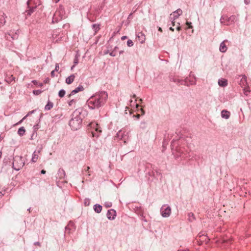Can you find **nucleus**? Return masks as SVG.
<instances>
[{
    "mask_svg": "<svg viewBox=\"0 0 251 251\" xmlns=\"http://www.w3.org/2000/svg\"><path fill=\"white\" fill-rule=\"evenodd\" d=\"M187 80L186 83L187 84H183V85L189 86L196 84V77L191 72L189 75V77H186L184 80Z\"/></svg>",
    "mask_w": 251,
    "mask_h": 251,
    "instance_id": "1a4fd4ad",
    "label": "nucleus"
},
{
    "mask_svg": "<svg viewBox=\"0 0 251 251\" xmlns=\"http://www.w3.org/2000/svg\"><path fill=\"white\" fill-rule=\"evenodd\" d=\"M170 30H172V31H174V29L172 27H170Z\"/></svg>",
    "mask_w": 251,
    "mask_h": 251,
    "instance_id": "052dcab7",
    "label": "nucleus"
},
{
    "mask_svg": "<svg viewBox=\"0 0 251 251\" xmlns=\"http://www.w3.org/2000/svg\"><path fill=\"white\" fill-rule=\"evenodd\" d=\"M116 137L123 140L126 143L128 139L127 132L125 130H121L117 133Z\"/></svg>",
    "mask_w": 251,
    "mask_h": 251,
    "instance_id": "6e6552de",
    "label": "nucleus"
},
{
    "mask_svg": "<svg viewBox=\"0 0 251 251\" xmlns=\"http://www.w3.org/2000/svg\"><path fill=\"white\" fill-rule=\"evenodd\" d=\"M61 20H62L61 18L58 17V16H55V13H54L52 17V22L53 23H56Z\"/></svg>",
    "mask_w": 251,
    "mask_h": 251,
    "instance_id": "bb28decb",
    "label": "nucleus"
},
{
    "mask_svg": "<svg viewBox=\"0 0 251 251\" xmlns=\"http://www.w3.org/2000/svg\"><path fill=\"white\" fill-rule=\"evenodd\" d=\"M55 72V70H53L51 71V76L53 77L55 75H54Z\"/></svg>",
    "mask_w": 251,
    "mask_h": 251,
    "instance_id": "de8ad7c7",
    "label": "nucleus"
},
{
    "mask_svg": "<svg viewBox=\"0 0 251 251\" xmlns=\"http://www.w3.org/2000/svg\"><path fill=\"white\" fill-rule=\"evenodd\" d=\"M160 212L162 217L165 218L169 217L171 212V207L166 204L162 205L160 209Z\"/></svg>",
    "mask_w": 251,
    "mask_h": 251,
    "instance_id": "0eeeda50",
    "label": "nucleus"
},
{
    "mask_svg": "<svg viewBox=\"0 0 251 251\" xmlns=\"http://www.w3.org/2000/svg\"><path fill=\"white\" fill-rule=\"evenodd\" d=\"M53 103L52 102L49 100L48 101L47 104L45 106V109L46 110H50L53 107Z\"/></svg>",
    "mask_w": 251,
    "mask_h": 251,
    "instance_id": "393cba45",
    "label": "nucleus"
},
{
    "mask_svg": "<svg viewBox=\"0 0 251 251\" xmlns=\"http://www.w3.org/2000/svg\"><path fill=\"white\" fill-rule=\"evenodd\" d=\"M34 244L35 245H38V246H41V244H40V242H34Z\"/></svg>",
    "mask_w": 251,
    "mask_h": 251,
    "instance_id": "a18cd8bd",
    "label": "nucleus"
},
{
    "mask_svg": "<svg viewBox=\"0 0 251 251\" xmlns=\"http://www.w3.org/2000/svg\"><path fill=\"white\" fill-rule=\"evenodd\" d=\"M244 91H245V94L246 95H247V92H249V90L244 89Z\"/></svg>",
    "mask_w": 251,
    "mask_h": 251,
    "instance_id": "13d9d810",
    "label": "nucleus"
},
{
    "mask_svg": "<svg viewBox=\"0 0 251 251\" xmlns=\"http://www.w3.org/2000/svg\"><path fill=\"white\" fill-rule=\"evenodd\" d=\"M74 224L73 222L70 221L68 226L65 227V232L67 234H70L71 227H74Z\"/></svg>",
    "mask_w": 251,
    "mask_h": 251,
    "instance_id": "6ab92c4d",
    "label": "nucleus"
},
{
    "mask_svg": "<svg viewBox=\"0 0 251 251\" xmlns=\"http://www.w3.org/2000/svg\"><path fill=\"white\" fill-rule=\"evenodd\" d=\"M58 174L60 178L63 177L65 175V171L63 169H60L58 170Z\"/></svg>",
    "mask_w": 251,
    "mask_h": 251,
    "instance_id": "c85d7f7f",
    "label": "nucleus"
},
{
    "mask_svg": "<svg viewBox=\"0 0 251 251\" xmlns=\"http://www.w3.org/2000/svg\"><path fill=\"white\" fill-rule=\"evenodd\" d=\"M28 8H29L28 10H26L25 12L26 13V14L27 16H30L32 13H33L35 9L37 7V6L35 5H32V4H30V6L29 7L27 5Z\"/></svg>",
    "mask_w": 251,
    "mask_h": 251,
    "instance_id": "dca6fc26",
    "label": "nucleus"
},
{
    "mask_svg": "<svg viewBox=\"0 0 251 251\" xmlns=\"http://www.w3.org/2000/svg\"><path fill=\"white\" fill-rule=\"evenodd\" d=\"M175 141H173L171 143V148L173 151V153L176 159H178L179 157L181 159L185 158L186 157V155L184 152V149L181 147H177L175 151H174L175 148Z\"/></svg>",
    "mask_w": 251,
    "mask_h": 251,
    "instance_id": "7ed1b4c3",
    "label": "nucleus"
},
{
    "mask_svg": "<svg viewBox=\"0 0 251 251\" xmlns=\"http://www.w3.org/2000/svg\"><path fill=\"white\" fill-rule=\"evenodd\" d=\"M28 116V114H26L23 118V119L20 121V123L22 122L23 120H25L27 117Z\"/></svg>",
    "mask_w": 251,
    "mask_h": 251,
    "instance_id": "8fccbe9b",
    "label": "nucleus"
},
{
    "mask_svg": "<svg viewBox=\"0 0 251 251\" xmlns=\"http://www.w3.org/2000/svg\"><path fill=\"white\" fill-rule=\"evenodd\" d=\"M92 28L93 29L95 32H97L100 29L99 25L93 24L92 25Z\"/></svg>",
    "mask_w": 251,
    "mask_h": 251,
    "instance_id": "2f4dec72",
    "label": "nucleus"
},
{
    "mask_svg": "<svg viewBox=\"0 0 251 251\" xmlns=\"http://www.w3.org/2000/svg\"><path fill=\"white\" fill-rule=\"evenodd\" d=\"M55 16L61 18V19L65 18V11L62 6H60L55 12Z\"/></svg>",
    "mask_w": 251,
    "mask_h": 251,
    "instance_id": "f8f14e48",
    "label": "nucleus"
},
{
    "mask_svg": "<svg viewBox=\"0 0 251 251\" xmlns=\"http://www.w3.org/2000/svg\"><path fill=\"white\" fill-rule=\"evenodd\" d=\"M141 112V114L142 115H144L145 114V111L142 109V108H140V109Z\"/></svg>",
    "mask_w": 251,
    "mask_h": 251,
    "instance_id": "49530a36",
    "label": "nucleus"
},
{
    "mask_svg": "<svg viewBox=\"0 0 251 251\" xmlns=\"http://www.w3.org/2000/svg\"><path fill=\"white\" fill-rule=\"evenodd\" d=\"M116 216V211L113 209L108 210L107 213V217L110 220H114Z\"/></svg>",
    "mask_w": 251,
    "mask_h": 251,
    "instance_id": "4468645a",
    "label": "nucleus"
},
{
    "mask_svg": "<svg viewBox=\"0 0 251 251\" xmlns=\"http://www.w3.org/2000/svg\"><path fill=\"white\" fill-rule=\"evenodd\" d=\"M78 63V59L77 57H75L74 60V65H76Z\"/></svg>",
    "mask_w": 251,
    "mask_h": 251,
    "instance_id": "ea45409f",
    "label": "nucleus"
},
{
    "mask_svg": "<svg viewBox=\"0 0 251 251\" xmlns=\"http://www.w3.org/2000/svg\"><path fill=\"white\" fill-rule=\"evenodd\" d=\"M65 91L64 89H61L59 91L58 96L60 98H63L65 95Z\"/></svg>",
    "mask_w": 251,
    "mask_h": 251,
    "instance_id": "c756f323",
    "label": "nucleus"
},
{
    "mask_svg": "<svg viewBox=\"0 0 251 251\" xmlns=\"http://www.w3.org/2000/svg\"><path fill=\"white\" fill-rule=\"evenodd\" d=\"M133 45H134L133 42L131 40L129 39L127 40V45L128 47H132L133 46Z\"/></svg>",
    "mask_w": 251,
    "mask_h": 251,
    "instance_id": "e433bc0d",
    "label": "nucleus"
},
{
    "mask_svg": "<svg viewBox=\"0 0 251 251\" xmlns=\"http://www.w3.org/2000/svg\"><path fill=\"white\" fill-rule=\"evenodd\" d=\"M25 163L23 162L21 156H16L14 158L13 162V168L16 170H19L24 166Z\"/></svg>",
    "mask_w": 251,
    "mask_h": 251,
    "instance_id": "39448f33",
    "label": "nucleus"
},
{
    "mask_svg": "<svg viewBox=\"0 0 251 251\" xmlns=\"http://www.w3.org/2000/svg\"><path fill=\"white\" fill-rule=\"evenodd\" d=\"M32 82H33V83L35 84V83H37V81H36V80H33V81H32Z\"/></svg>",
    "mask_w": 251,
    "mask_h": 251,
    "instance_id": "e2e57ef3",
    "label": "nucleus"
},
{
    "mask_svg": "<svg viewBox=\"0 0 251 251\" xmlns=\"http://www.w3.org/2000/svg\"><path fill=\"white\" fill-rule=\"evenodd\" d=\"M25 132V130L24 127L22 126L19 128L18 130V134L20 136H22L24 135Z\"/></svg>",
    "mask_w": 251,
    "mask_h": 251,
    "instance_id": "a878e982",
    "label": "nucleus"
},
{
    "mask_svg": "<svg viewBox=\"0 0 251 251\" xmlns=\"http://www.w3.org/2000/svg\"><path fill=\"white\" fill-rule=\"evenodd\" d=\"M183 251H189V250L188 249H186V250H184Z\"/></svg>",
    "mask_w": 251,
    "mask_h": 251,
    "instance_id": "774afa93",
    "label": "nucleus"
},
{
    "mask_svg": "<svg viewBox=\"0 0 251 251\" xmlns=\"http://www.w3.org/2000/svg\"><path fill=\"white\" fill-rule=\"evenodd\" d=\"M59 65L58 64H56L55 65V69L54 70H55V71H57L59 69Z\"/></svg>",
    "mask_w": 251,
    "mask_h": 251,
    "instance_id": "37998d69",
    "label": "nucleus"
},
{
    "mask_svg": "<svg viewBox=\"0 0 251 251\" xmlns=\"http://www.w3.org/2000/svg\"><path fill=\"white\" fill-rule=\"evenodd\" d=\"M75 77V75L74 74L70 75L69 76L66 78V83L68 84H71L74 80Z\"/></svg>",
    "mask_w": 251,
    "mask_h": 251,
    "instance_id": "4be33fe9",
    "label": "nucleus"
},
{
    "mask_svg": "<svg viewBox=\"0 0 251 251\" xmlns=\"http://www.w3.org/2000/svg\"><path fill=\"white\" fill-rule=\"evenodd\" d=\"M38 158V156L36 154V151H35L33 154L32 156L31 161L32 162H36L37 161Z\"/></svg>",
    "mask_w": 251,
    "mask_h": 251,
    "instance_id": "cd10ccee",
    "label": "nucleus"
},
{
    "mask_svg": "<svg viewBox=\"0 0 251 251\" xmlns=\"http://www.w3.org/2000/svg\"><path fill=\"white\" fill-rule=\"evenodd\" d=\"M136 117H137L138 119H139V118H140V114H137V115H136Z\"/></svg>",
    "mask_w": 251,
    "mask_h": 251,
    "instance_id": "680f3d73",
    "label": "nucleus"
},
{
    "mask_svg": "<svg viewBox=\"0 0 251 251\" xmlns=\"http://www.w3.org/2000/svg\"><path fill=\"white\" fill-rule=\"evenodd\" d=\"M218 84L221 87H226L227 85V80L225 78H221L218 80Z\"/></svg>",
    "mask_w": 251,
    "mask_h": 251,
    "instance_id": "aec40b11",
    "label": "nucleus"
},
{
    "mask_svg": "<svg viewBox=\"0 0 251 251\" xmlns=\"http://www.w3.org/2000/svg\"><path fill=\"white\" fill-rule=\"evenodd\" d=\"M57 34H58V32L57 30L53 31L52 35V37L53 38V41L57 42L58 41V39L55 40V39L56 38V37L57 36Z\"/></svg>",
    "mask_w": 251,
    "mask_h": 251,
    "instance_id": "7c9ffc66",
    "label": "nucleus"
},
{
    "mask_svg": "<svg viewBox=\"0 0 251 251\" xmlns=\"http://www.w3.org/2000/svg\"><path fill=\"white\" fill-rule=\"evenodd\" d=\"M89 169H90V167H87L86 168H85L83 170V171H82L83 174H84L85 173H88L87 175L88 176H90L91 175H90V174L89 172Z\"/></svg>",
    "mask_w": 251,
    "mask_h": 251,
    "instance_id": "f704fd0d",
    "label": "nucleus"
},
{
    "mask_svg": "<svg viewBox=\"0 0 251 251\" xmlns=\"http://www.w3.org/2000/svg\"><path fill=\"white\" fill-rule=\"evenodd\" d=\"M176 30L177 31H179L181 30V27L180 26H178L177 27H176Z\"/></svg>",
    "mask_w": 251,
    "mask_h": 251,
    "instance_id": "5fc2aeb1",
    "label": "nucleus"
},
{
    "mask_svg": "<svg viewBox=\"0 0 251 251\" xmlns=\"http://www.w3.org/2000/svg\"><path fill=\"white\" fill-rule=\"evenodd\" d=\"M250 0H244V3L246 5L249 4L250 3Z\"/></svg>",
    "mask_w": 251,
    "mask_h": 251,
    "instance_id": "c03bdc74",
    "label": "nucleus"
},
{
    "mask_svg": "<svg viewBox=\"0 0 251 251\" xmlns=\"http://www.w3.org/2000/svg\"><path fill=\"white\" fill-rule=\"evenodd\" d=\"M187 79H186V80L180 79L176 78L173 76H171L170 77V80L171 81L174 82L178 84H181V85L187 84V83H186V82L187 81Z\"/></svg>",
    "mask_w": 251,
    "mask_h": 251,
    "instance_id": "ddd939ff",
    "label": "nucleus"
},
{
    "mask_svg": "<svg viewBox=\"0 0 251 251\" xmlns=\"http://www.w3.org/2000/svg\"><path fill=\"white\" fill-rule=\"evenodd\" d=\"M158 30H159V31H161V32H162V28H161V27H159V28H158Z\"/></svg>",
    "mask_w": 251,
    "mask_h": 251,
    "instance_id": "69168bd1",
    "label": "nucleus"
},
{
    "mask_svg": "<svg viewBox=\"0 0 251 251\" xmlns=\"http://www.w3.org/2000/svg\"><path fill=\"white\" fill-rule=\"evenodd\" d=\"M83 90V87L82 86L79 85L75 89L71 91L70 94L69 95V97H71L72 95H75V94L78 93L79 91H82Z\"/></svg>",
    "mask_w": 251,
    "mask_h": 251,
    "instance_id": "f3484780",
    "label": "nucleus"
},
{
    "mask_svg": "<svg viewBox=\"0 0 251 251\" xmlns=\"http://www.w3.org/2000/svg\"><path fill=\"white\" fill-rule=\"evenodd\" d=\"M235 20V16L233 15L231 16L230 17L224 15L221 17L220 20L221 23L225 25H229L234 23Z\"/></svg>",
    "mask_w": 251,
    "mask_h": 251,
    "instance_id": "423d86ee",
    "label": "nucleus"
},
{
    "mask_svg": "<svg viewBox=\"0 0 251 251\" xmlns=\"http://www.w3.org/2000/svg\"><path fill=\"white\" fill-rule=\"evenodd\" d=\"M42 92V91L41 90H34L33 91V93L35 95H40V94H41V93Z\"/></svg>",
    "mask_w": 251,
    "mask_h": 251,
    "instance_id": "58836bf2",
    "label": "nucleus"
},
{
    "mask_svg": "<svg viewBox=\"0 0 251 251\" xmlns=\"http://www.w3.org/2000/svg\"><path fill=\"white\" fill-rule=\"evenodd\" d=\"M88 127L93 137H98L101 132L100 126L95 122L90 123Z\"/></svg>",
    "mask_w": 251,
    "mask_h": 251,
    "instance_id": "20e7f679",
    "label": "nucleus"
},
{
    "mask_svg": "<svg viewBox=\"0 0 251 251\" xmlns=\"http://www.w3.org/2000/svg\"><path fill=\"white\" fill-rule=\"evenodd\" d=\"M28 116V114H26L23 118V119L20 121V123L22 122L23 120H25L27 117Z\"/></svg>",
    "mask_w": 251,
    "mask_h": 251,
    "instance_id": "3c124183",
    "label": "nucleus"
},
{
    "mask_svg": "<svg viewBox=\"0 0 251 251\" xmlns=\"http://www.w3.org/2000/svg\"><path fill=\"white\" fill-rule=\"evenodd\" d=\"M127 37L126 36H123L121 37V39L122 40H125L126 39H127Z\"/></svg>",
    "mask_w": 251,
    "mask_h": 251,
    "instance_id": "603ef678",
    "label": "nucleus"
},
{
    "mask_svg": "<svg viewBox=\"0 0 251 251\" xmlns=\"http://www.w3.org/2000/svg\"><path fill=\"white\" fill-rule=\"evenodd\" d=\"M124 52V50H121L119 51V53L121 54H122Z\"/></svg>",
    "mask_w": 251,
    "mask_h": 251,
    "instance_id": "0e129e2a",
    "label": "nucleus"
},
{
    "mask_svg": "<svg viewBox=\"0 0 251 251\" xmlns=\"http://www.w3.org/2000/svg\"><path fill=\"white\" fill-rule=\"evenodd\" d=\"M147 126V124L145 122H142L140 123V128L141 129H145L146 128Z\"/></svg>",
    "mask_w": 251,
    "mask_h": 251,
    "instance_id": "473e14b6",
    "label": "nucleus"
},
{
    "mask_svg": "<svg viewBox=\"0 0 251 251\" xmlns=\"http://www.w3.org/2000/svg\"><path fill=\"white\" fill-rule=\"evenodd\" d=\"M84 204L85 206H88L90 204V200L88 198H86L84 200Z\"/></svg>",
    "mask_w": 251,
    "mask_h": 251,
    "instance_id": "c9c22d12",
    "label": "nucleus"
},
{
    "mask_svg": "<svg viewBox=\"0 0 251 251\" xmlns=\"http://www.w3.org/2000/svg\"><path fill=\"white\" fill-rule=\"evenodd\" d=\"M188 216H189V220L190 221H192L193 220H194L195 219L194 214L193 213H189L188 214Z\"/></svg>",
    "mask_w": 251,
    "mask_h": 251,
    "instance_id": "72a5a7b5",
    "label": "nucleus"
},
{
    "mask_svg": "<svg viewBox=\"0 0 251 251\" xmlns=\"http://www.w3.org/2000/svg\"><path fill=\"white\" fill-rule=\"evenodd\" d=\"M186 24L188 25L189 28H192V26L191 25L192 23L191 22H187Z\"/></svg>",
    "mask_w": 251,
    "mask_h": 251,
    "instance_id": "79ce46f5",
    "label": "nucleus"
},
{
    "mask_svg": "<svg viewBox=\"0 0 251 251\" xmlns=\"http://www.w3.org/2000/svg\"><path fill=\"white\" fill-rule=\"evenodd\" d=\"M75 65H74L71 67V70H72L74 69V68L75 67Z\"/></svg>",
    "mask_w": 251,
    "mask_h": 251,
    "instance_id": "338daca9",
    "label": "nucleus"
},
{
    "mask_svg": "<svg viewBox=\"0 0 251 251\" xmlns=\"http://www.w3.org/2000/svg\"><path fill=\"white\" fill-rule=\"evenodd\" d=\"M230 115V112L226 110H223L221 111V117L225 119H228Z\"/></svg>",
    "mask_w": 251,
    "mask_h": 251,
    "instance_id": "a211bd4d",
    "label": "nucleus"
},
{
    "mask_svg": "<svg viewBox=\"0 0 251 251\" xmlns=\"http://www.w3.org/2000/svg\"><path fill=\"white\" fill-rule=\"evenodd\" d=\"M41 174H46V171H45V170H42L41 171Z\"/></svg>",
    "mask_w": 251,
    "mask_h": 251,
    "instance_id": "4d7b16f0",
    "label": "nucleus"
},
{
    "mask_svg": "<svg viewBox=\"0 0 251 251\" xmlns=\"http://www.w3.org/2000/svg\"><path fill=\"white\" fill-rule=\"evenodd\" d=\"M34 111H35V110L31 111L29 112L28 113V114H28V116H29V115H30L31 114L33 113L34 112Z\"/></svg>",
    "mask_w": 251,
    "mask_h": 251,
    "instance_id": "864d4df0",
    "label": "nucleus"
},
{
    "mask_svg": "<svg viewBox=\"0 0 251 251\" xmlns=\"http://www.w3.org/2000/svg\"><path fill=\"white\" fill-rule=\"evenodd\" d=\"M82 109L79 108L75 110L72 114V118L69 122V125L74 130L79 129L82 123V118L80 115L82 113Z\"/></svg>",
    "mask_w": 251,
    "mask_h": 251,
    "instance_id": "f03ea898",
    "label": "nucleus"
},
{
    "mask_svg": "<svg viewBox=\"0 0 251 251\" xmlns=\"http://www.w3.org/2000/svg\"><path fill=\"white\" fill-rule=\"evenodd\" d=\"M37 6L40 4V0H28L27 1V5L29 7L30 4Z\"/></svg>",
    "mask_w": 251,
    "mask_h": 251,
    "instance_id": "412c9836",
    "label": "nucleus"
},
{
    "mask_svg": "<svg viewBox=\"0 0 251 251\" xmlns=\"http://www.w3.org/2000/svg\"><path fill=\"white\" fill-rule=\"evenodd\" d=\"M118 49V48L117 47H115L113 50L115 51V52Z\"/></svg>",
    "mask_w": 251,
    "mask_h": 251,
    "instance_id": "bf43d9fd",
    "label": "nucleus"
},
{
    "mask_svg": "<svg viewBox=\"0 0 251 251\" xmlns=\"http://www.w3.org/2000/svg\"><path fill=\"white\" fill-rule=\"evenodd\" d=\"M225 41H223L220 45L219 50L222 52H225L227 50V47L225 43Z\"/></svg>",
    "mask_w": 251,
    "mask_h": 251,
    "instance_id": "5701e85b",
    "label": "nucleus"
},
{
    "mask_svg": "<svg viewBox=\"0 0 251 251\" xmlns=\"http://www.w3.org/2000/svg\"><path fill=\"white\" fill-rule=\"evenodd\" d=\"M94 210L96 213H100L102 210V206L99 204H96L94 205Z\"/></svg>",
    "mask_w": 251,
    "mask_h": 251,
    "instance_id": "b1692460",
    "label": "nucleus"
},
{
    "mask_svg": "<svg viewBox=\"0 0 251 251\" xmlns=\"http://www.w3.org/2000/svg\"><path fill=\"white\" fill-rule=\"evenodd\" d=\"M108 94L105 91H100L92 96L87 100V104L91 109H98L106 103Z\"/></svg>",
    "mask_w": 251,
    "mask_h": 251,
    "instance_id": "f257e3e1",
    "label": "nucleus"
},
{
    "mask_svg": "<svg viewBox=\"0 0 251 251\" xmlns=\"http://www.w3.org/2000/svg\"><path fill=\"white\" fill-rule=\"evenodd\" d=\"M109 55L111 56H116L115 51L113 50L111 52H109Z\"/></svg>",
    "mask_w": 251,
    "mask_h": 251,
    "instance_id": "a19ab883",
    "label": "nucleus"
},
{
    "mask_svg": "<svg viewBox=\"0 0 251 251\" xmlns=\"http://www.w3.org/2000/svg\"><path fill=\"white\" fill-rule=\"evenodd\" d=\"M109 50H105L104 51V54H108V53H109Z\"/></svg>",
    "mask_w": 251,
    "mask_h": 251,
    "instance_id": "6e6d98bb",
    "label": "nucleus"
},
{
    "mask_svg": "<svg viewBox=\"0 0 251 251\" xmlns=\"http://www.w3.org/2000/svg\"><path fill=\"white\" fill-rule=\"evenodd\" d=\"M182 10L181 9L179 8V9H177L176 11L173 12V13H172L170 15V19H171V20H173L172 24H173V26L175 25V22H174V21L175 20H176V19L178 18V17L182 14Z\"/></svg>",
    "mask_w": 251,
    "mask_h": 251,
    "instance_id": "9d476101",
    "label": "nucleus"
},
{
    "mask_svg": "<svg viewBox=\"0 0 251 251\" xmlns=\"http://www.w3.org/2000/svg\"><path fill=\"white\" fill-rule=\"evenodd\" d=\"M73 102H74V100H71L69 102V105L70 106L72 105V104H73Z\"/></svg>",
    "mask_w": 251,
    "mask_h": 251,
    "instance_id": "09e8293b",
    "label": "nucleus"
},
{
    "mask_svg": "<svg viewBox=\"0 0 251 251\" xmlns=\"http://www.w3.org/2000/svg\"><path fill=\"white\" fill-rule=\"evenodd\" d=\"M104 206L107 208H109L112 206V202L109 201L105 202L104 203Z\"/></svg>",
    "mask_w": 251,
    "mask_h": 251,
    "instance_id": "4c0bfd02",
    "label": "nucleus"
},
{
    "mask_svg": "<svg viewBox=\"0 0 251 251\" xmlns=\"http://www.w3.org/2000/svg\"><path fill=\"white\" fill-rule=\"evenodd\" d=\"M5 37L7 40H10L17 39L18 37V34L17 32L11 30L9 32L5 35Z\"/></svg>",
    "mask_w": 251,
    "mask_h": 251,
    "instance_id": "9b49d317",
    "label": "nucleus"
},
{
    "mask_svg": "<svg viewBox=\"0 0 251 251\" xmlns=\"http://www.w3.org/2000/svg\"><path fill=\"white\" fill-rule=\"evenodd\" d=\"M6 16L5 14L0 12V27L5 25L6 23L5 18Z\"/></svg>",
    "mask_w": 251,
    "mask_h": 251,
    "instance_id": "2eb2a0df",
    "label": "nucleus"
}]
</instances>
